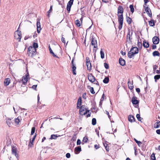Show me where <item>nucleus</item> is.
I'll list each match as a JSON object with an SVG mask.
<instances>
[{
	"label": "nucleus",
	"instance_id": "f257e3e1",
	"mask_svg": "<svg viewBox=\"0 0 160 160\" xmlns=\"http://www.w3.org/2000/svg\"><path fill=\"white\" fill-rule=\"evenodd\" d=\"M124 9L122 6H119L118 9V22L119 23L118 29L120 30L122 28L123 22V13Z\"/></svg>",
	"mask_w": 160,
	"mask_h": 160
},
{
	"label": "nucleus",
	"instance_id": "f03ea898",
	"mask_svg": "<svg viewBox=\"0 0 160 160\" xmlns=\"http://www.w3.org/2000/svg\"><path fill=\"white\" fill-rule=\"evenodd\" d=\"M138 49L136 47H133L131 48L130 50L128 52V55L129 58H131L134 55L138 53Z\"/></svg>",
	"mask_w": 160,
	"mask_h": 160
},
{
	"label": "nucleus",
	"instance_id": "7ed1b4c3",
	"mask_svg": "<svg viewBox=\"0 0 160 160\" xmlns=\"http://www.w3.org/2000/svg\"><path fill=\"white\" fill-rule=\"evenodd\" d=\"M37 53L36 49H34L31 46H29L28 51V54L29 56L33 58L36 55Z\"/></svg>",
	"mask_w": 160,
	"mask_h": 160
},
{
	"label": "nucleus",
	"instance_id": "20e7f679",
	"mask_svg": "<svg viewBox=\"0 0 160 160\" xmlns=\"http://www.w3.org/2000/svg\"><path fill=\"white\" fill-rule=\"evenodd\" d=\"M15 38L19 42L20 41L22 38V34L21 32L20 31L17 30L14 33Z\"/></svg>",
	"mask_w": 160,
	"mask_h": 160
},
{
	"label": "nucleus",
	"instance_id": "39448f33",
	"mask_svg": "<svg viewBox=\"0 0 160 160\" xmlns=\"http://www.w3.org/2000/svg\"><path fill=\"white\" fill-rule=\"evenodd\" d=\"M79 111L80 114L82 115H83L89 112V110H87L85 106H82L80 107Z\"/></svg>",
	"mask_w": 160,
	"mask_h": 160
},
{
	"label": "nucleus",
	"instance_id": "423d86ee",
	"mask_svg": "<svg viewBox=\"0 0 160 160\" xmlns=\"http://www.w3.org/2000/svg\"><path fill=\"white\" fill-rule=\"evenodd\" d=\"M29 77V73L28 72L25 75L23 76L22 80V83L24 84H25L27 83L28 79Z\"/></svg>",
	"mask_w": 160,
	"mask_h": 160
},
{
	"label": "nucleus",
	"instance_id": "0eeeda50",
	"mask_svg": "<svg viewBox=\"0 0 160 160\" xmlns=\"http://www.w3.org/2000/svg\"><path fill=\"white\" fill-rule=\"evenodd\" d=\"M73 59L71 62V64H72V72H73V74L74 75H76V67L75 64H74L73 63Z\"/></svg>",
	"mask_w": 160,
	"mask_h": 160
},
{
	"label": "nucleus",
	"instance_id": "6e6552de",
	"mask_svg": "<svg viewBox=\"0 0 160 160\" xmlns=\"http://www.w3.org/2000/svg\"><path fill=\"white\" fill-rule=\"evenodd\" d=\"M88 77L89 80L92 82H93L95 81L96 79L95 77L92 74L90 73L88 74Z\"/></svg>",
	"mask_w": 160,
	"mask_h": 160
},
{
	"label": "nucleus",
	"instance_id": "1a4fd4ad",
	"mask_svg": "<svg viewBox=\"0 0 160 160\" xmlns=\"http://www.w3.org/2000/svg\"><path fill=\"white\" fill-rule=\"evenodd\" d=\"M91 44L92 46H93V48H97L98 45L97 43V41L96 40L95 38H92Z\"/></svg>",
	"mask_w": 160,
	"mask_h": 160
},
{
	"label": "nucleus",
	"instance_id": "9d476101",
	"mask_svg": "<svg viewBox=\"0 0 160 160\" xmlns=\"http://www.w3.org/2000/svg\"><path fill=\"white\" fill-rule=\"evenodd\" d=\"M17 148L13 146L12 147V153L13 155H14L17 158L18 157V155L17 153Z\"/></svg>",
	"mask_w": 160,
	"mask_h": 160
},
{
	"label": "nucleus",
	"instance_id": "9b49d317",
	"mask_svg": "<svg viewBox=\"0 0 160 160\" xmlns=\"http://www.w3.org/2000/svg\"><path fill=\"white\" fill-rule=\"evenodd\" d=\"M144 7H145V10L147 14L150 17H152V14L150 9L148 7H146L144 5Z\"/></svg>",
	"mask_w": 160,
	"mask_h": 160
},
{
	"label": "nucleus",
	"instance_id": "f8f14e48",
	"mask_svg": "<svg viewBox=\"0 0 160 160\" xmlns=\"http://www.w3.org/2000/svg\"><path fill=\"white\" fill-rule=\"evenodd\" d=\"M159 39L157 37H154L152 38V42L154 44H157L159 43Z\"/></svg>",
	"mask_w": 160,
	"mask_h": 160
},
{
	"label": "nucleus",
	"instance_id": "ddd939ff",
	"mask_svg": "<svg viewBox=\"0 0 160 160\" xmlns=\"http://www.w3.org/2000/svg\"><path fill=\"white\" fill-rule=\"evenodd\" d=\"M37 31L38 33H39L41 30V25L40 21L38 20L37 23Z\"/></svg>",
	"mask_w": 160,
	"mask_h": 160
},
{
	"label": "nucleus",
	"instance_id": "4468645a",
	"mask_svg": "<svg viewBox=\"0 0 160 160\" xmlns=\"http://www.w3.org/2000/svg\"><path fill=\"white\" fill-rule=\"evenodd\" d=\"M137 99V98L136 97H133L132 98V101L133 104L136 105L139 102Z\"/></svg>",
	"mask_w": 160,
	"mask_h": 160
},
{
	"label": "nucleus",
	"instance_id": "2eb2a0df",
	"mask_svg": "<svg viewBox=\"0 0 160 160\" xmlns=\"http://www.w3.org/2000/svg\"><path fill=\"white\" fill-rule=\"evenodd\" d=\"M81 150V148L79 147H78L75 148L74 152L75 154L78 153Z\"/></svg>",
	"mask_w": 160,
	"mask_h": 160
},
{
	"label": "nucleus",
	"instance_id": "dca6fc26",
	"mask_svg": "<svg viewBox=\"0 0 160 160\" xmlns=\"http://www.w3.org/2000/svg\"><path fill=\"white\" fill-rule=\"evenodd\" d=\"M128 88L130 89H132L133 88V87L132 85V83L131 82L129 79L128 80Z\"/></svg>",
	"mask_w": 160,
	"mask_h": 160
},
{
	"label": "nucleus",
	"instance_id": "f3484780",
	"mask_svg": "<svg viewBox=\"0 0 160 160\" xmlns=\"http://www.w3.org/2000/svg\"><path fill=\"white\" fill-rule=\"evenodd\" d=\"M119 62L120 64L122 66H124L125 64V60L122 58H119Z\"/></svg>",
	"mask_w": 160,
	"mask_h": 160
},
{
	"label": "nucleus",
	"instance_id": "a211bd4d",
	"mask_svg": "<svg viewBox=\"0 0 160 160\" xmlns=\"http://www.w3.org/2000/svg\"><path fill=\"white\" fill-rule=\"evenodd\" d=\"M4 83L5 86H7L10 83V78H6L4 81Z\"/></svg>",
	"mask_w": 160,
	"mask_h": 160
},
{
	"label": "nucleus",
	"instance_id": "6ab92c4d",
	"mask_svg": "<svg viewBox=\"0 0 160 160\" xmlns=\"http://www.w3.org/2000/svg\"><path fill=\"white\" fill-rule=\"evenodd\" d=\"M20 120H21V118L19 117L15 119L14 122L16 125H18L19 124V123L20 121Z\"/></svg>",
	"mask_w": 160,
	"mask_h": 160
},
{
	"label": "nucleus",
	"instance_id": "aec40b11",
	"mask_svg": "<svg viewBox=\"0 0 160 160\" xmlns=\"http://www.w3.org/2000/svg\"><path fill=\"white\" fill-rule=\"evenodd\" d=\"M128 119L129 122H132L135 120L134 117L132 115H129L128 117Z\"/></svg>",
	"mask_w": 160,
	"mask_h": 160
},
{
	"label": "nucleus",
	"instance_id": "412c9836",
	"mask_svg": "<svg viewBox=\"0 0 160 160\" xmlns=\"http://www.w3.org/2000/svg\"><path fill=\"white\" fill-rule=\"evenodd\" d=\"M6 122L7 125L9 127H10L12 124V122L11 121V119L10 118H8L7 119Z\"/></svg>",
	"mask_w": 160,
	"mask_h": 160
},
{
	"label": "nucleus",
	"instance_id": "4be33fe9",
	"mask_svg": "<svg viewBox=\"0 0 160 160\" xmlns=\"http://www.w3.org/2000/svg\"><path fill=\"white\" fill-rule=\"evenodd\" d=\"M143 47L146 48H148L149 47V43L146 41H143Z\"/></svg>",
	"mask_w": 160,
	"mask_h": 160
},
{
	"label": "nucleus",
	"instance_id": "5701e85b",
	"mask_svg": "<svg viewBox=\"0 0 160 160\" xmlns=\"http://www.w3.org/2000/svg\"><path fill=\"white\" fill-rule=\"evenodd\" d=\"M160 126V121H158L155 123L154 124V128H158Z\"/></svg>",
	"mask_w": 160,
	"mask_h": 160
},
{
	"label": "nucleus",
	"instance_id": "b1692460",
	"mask_svg": "<svg viewBox=\"0 0 160 160\" xmlns=\"http://www.w3.org/2000/svg\"><path fill=\"white\" fill-rule=\"evenodd\" d=\"M155 22L153 20H151L149 22V24L151 26H154Z\"/></svg>",
	"mask_w": 160,
	"mask_h": 160
},
{
	"label": "nucleus",
	"instance_id": "393cba45",
	"mask_svg": "<svg viewBox=\"0 0 160 160\" xmlns=\"http://www.w3.org/2000/svg\"><path fill=\"white\" fill-rule=\"evenodd\" d=\"M86 64L88 70H90L92 67V65L90 62H88Z\"/></svg>",
	"mask_w": 160,
	"mask_h": 160
},
{
	"label": "nucleus",
	"instance_id": "a878e982",
	"mask_svg": "<svg viewBox=\"0 0 160 160\" xmlns=\"http://www.w3.org/2000/svg\"><path fill=\"white\" fill-rule=\"evenodd\" d=\"M101 57L102 59L104 58V53L102 49H101L100 51Z\"/></svg>",
	"mask_w": 160,
	"mask_h": 160
},
{
	"label": "nucleus",
	"instance_id": "bb28decb",
	"mask_svg": "<svg viewBox=\"0 0 160 160\" xmlns=\"http://www.w3.org/2000/svg\"><path fill=\"white\" fill-rule=\"evenodd\" d=\"M58 136L56 135L52 134V135L51 136V137L50 138V139H56L58 138Z\"/></svg>",
	"mask_w": 160,
	"mask_h": 160
},
{
	"label": "nucleus",
	"instance_id": "cd10ccee",
	"mask_svg": "<svg viewBox=\"0 0 160 160\" xmlns=\"http://www.w3.org/2000/svg\"><path fill=\"white\" fill-rule=\"evenodd\" d=\"M153 55L154 56H159L160 55V53L158 51H155L152 53Z\"/></svg>",
	"mask_w": 160,
	"mask_h": 160
},
{
	"label": "nucleus",
	"instance_id": "c85d7f7f",
	"mask_svg": "<svg viewBox=\"0 0 160 160\" xmlns=\"http://www.w3.org/2000/svg\"><path fill=\"white\" fill-rule=\"evenodd\" d=\"M109 81V78L108 77H106L103 80V82L105 83H107Z\"/></svg>",
	"mask_w": 160,
	"mask_h": 160
},
{
	"label": "nucleus",
	"instance_id": "c756f323",
	"mask_svg": "<svg viewBox=\"0 0 160 160\" xmlns=\"http://www.w3.org/2000/svg\"><path fill=\"white\" fill-rule=\"evenodd\" d=\"M32 48H34V49H36L38 47V45L37 43L34 42L32 46H31Z\"/></svg>",
	"mask_w": 160,
	"mask_h": 160
},
{
	"label": "nucleus",
	"instance_id": "7c9ffc66",
	"mask_svg": "<svg viewBox=\"0 0 160 160\" xmlns=\"http://www.w3.org/2000/svg\"><path fill=\"white\" fill-rule=\"evenodd\" d=\"M126 20L128 23L130 24L132 22V19L131 18L128 17H126Z\"/></svg>",
	"mask_w": 160,
	"mask_h": 160
},
{
	"label": "nucleus",
	"instance_id": "2f4dec72",
	"mask_svg": "<svg viewBox=\"0 0 160 160\" xmlns=\"http://www.w3.org/2000/svg\"><path fill=\"white\" fill-rule=\"evenodd\" d=\"M160 78V75H155L154 77V79H155V81L157 82V80Z\"/></svg>",
	"mask_w": 160,
	"mask_h": 160
},
{
	"label": "nucleus",
	"instance_id": "473e14b6",
	"mask_svg": "<svg viewBox=\"0 0 160 160\" xmlns=\"http://www.w3.org/2000/svg\"><path fill=\"white\" fill-rule=\"evenodd\" d=\"M75 23L78 27H80L81 26L80 22L79 20H77L75 21Z\"/></svg>",
	"mask_w": 160,
	"mask_h": 160
},
{
	"label": "nucleus",
	"instance_id": "72a5a7b5",
	"mask_svg": "<svg viewBox=\"0 0 160 160\" xmlns=\"http://www.w3.org/2000/svg\"><path fill=\"white\" fill-rule=\"evenodd\" d=\"M36 135L33 136V138H32V140H30V143H31L32 145H33V142H34V141L35 140V139L36 138Z\"/></svg>",
	"mask_w": 160,
	"mask_h": 160
},
{
	"label": "nucleus",
	"instance_id": "f704fd0d",
	"mask_svg": "<svg viewBox=\"0 0 160 160\" xmlns=\"http://www.w3.org/2000/svg\"><path fill=\"white\" fill-rule=\"evenodd\" d=\"M129 8L130 9V11L132 13H133L134 11V8L133 5H131L129 6Z\"/></svg>",
	"mask_w": 160,
	"mask_h": 160
},
{
	"label": "nucleus",
	"instance_id": "c9c22d12",
	"mask_svg": "<svg viewBox=\"0 0 160 160\" xmlns=\"http://www.w3.org/2000/svg\"><path fill=\"white\" fill-rule=\"evenodd\" d=\"M151 159L152 160H155L156 158L155 155V154L154 153H153L151 156Z\"/></svg>",
	"mask_w": 160,
	"mask_h": 160
},
{
	"label": "nucleus",
	"instance_id": "e433bc0d",
	"mask_svg": "<svg viewBox=\"0 0 160 160\" xmlns=\"http://www.w3.org/2000/svg\"><path fill=\"white\" fill-rule=\"evenodd\" d=\"M96 123V120L95 118H92V124L93 125H95Z\"/></svg>",
	"mask_w": 160,
	"mask_h": 160
},
{
	"label": "nucleus",
	"instance_id": "4c0bfd02",
	"mask_svg": "<svg viewBox=\"0 0 160 160\" xmlns=\"http://www.w3.org/2000/svg\"><path fill=\"white\" fill-rule=\"evenodd\" d=\"M73 0H70L68 3L67 5L71 6L73 4Z\"/></svg>",
	"mask_w": 160,
	"mask_h": 160
},
{
	"label": "nucleus",
	"instance_id": "58836bf2",
	"mask_svg": "<svg viewBox=\"0 0 160 160\" xmlns=\"http://www.w3.org/2000/svg\"><path fill=\"white\" fill-rule=\"evenodd\" d=\"M90 92L92 94H94L95 93V92L94 91L93 88L92 87H91L90 88Z\"/></svg>",
	"mask_w": 160,
	"mask_h": 160
},
{
	"label": "nucleus",
	"instance_id": "ea45409f",
	"mask_svg": "<svg viewBox=\"0 0 160 160\" xmlns=\"http://www.w3.org/2000/svg\"><path fill=\"white\" fill-rule=\"evenodd\" d=\"M81 104V99L80 98V100L79 101V99L78 100V103H77V107L78 108L79 107V106H80Z\"/></svg>",
	"mask_w": 160,
	"mask_h": 160
},
{
	"label": "nucleus",
	"instance_id": "a19ab883",
	"mask_svg": "<svg viewBox=\"0 0 160 160\" xmlns=\"http://www.w3.org/2000/svg\"><path fill=\"white\" fill-rule=\"evenodd\" d=\"M35 128L34 127L32 128L31 132V135H32L35 132Z\"/></svg>",
	"mask_w": 160,
	"mask_h": 160
},
{
	"label": "nucleus",
	"instance_id": "79ce46f5",
	"mask_svg": "<svg viewBox=\"0 0 160 160\" xmlns=\"http://www.w3.org/2000/svg\"><path fill=\"white\" fill-rule=\"evenodd\" d=\"M131 35H130V32H129V33H128L127 35V39H129V41H131L132 38H131Z\"/></svg>",
	"mask_w": 160,
	"mask_h": 160
},
{
	"label": "nucleus",
	"instance_id": "37998d69",
	"mask_svg": "<svg viewBox=\"0 0 160 160\" xmlns=\"http://www.w3.org/2000/svg\"><path fill=\"white\" fill-rule=\"evenodd\" d=\"M136 117L138 121H141V118L140 117V115L139 114H137Z\"/></svg>",
	"mask_w": 160,
	"mask_h": 160
},
{
	"label": "nucleus",
	"instance_id": "c03bdc74",
	"mask_svg": "<svg viewBox=\"0 0 160 160\" xmlns=\"http://www.w3.org/2000/svg\"><path fill=\"white\" fill-rule=\"evenodd\" d=\"M88 140V138H87L84 137L83 138L82 142H84L85 143H86L87 142Z\"/></svg>",
	"mask_w": 160,
	"mask_h": 160
},
{
	"label": "nucleus",
	"instance_id": "a18cd8bd",
	"mask_svg": "<svg viewBox=\"0 0 160 160\" xmlns=\"http://www.w3.org/2000/svg\"><path fill=\"white\" fill-rule=\"evenodd\" d=\"M104 66L106 69H108L109 68V67L108 64L107 63H104Z\"/></svg>",
	"mask_w": 160,
	"mask_h": 160
},
{
	"label": "nucleus",
	"instance_id": "49530a36",
	"mask_svg": "<svg viewBox=\"0 0 160 160\" xmlns=\"http://www.w3.org/2000/svg\"><path fill=\"white\" fill-rule=\"evenodd\" d=\"M52 6H51L49 10L48 11V17H49V13L52 11Z\"/></svg>",
	"mask_w": 160,
	"mask_h": 160
},
{
	"label": "nucleus",
	"instance_id": "de8ad7c7",
	"mask_svg": "<svg viewBox=\"0 0 160 160\" xmlns=\"http://www.w3.org/2000/svg\"><path fill=\"white\" fill-rule=\"evenodd\" d=\"M71 7L68 5H67V9L68 11L69 12L70 11Z\"/></svg>",
	"mask_w": 160,
	"mask_h": 160
},
{
	"label": "nucleus",
	"instance_id": "09e8293b",
	"mask_svg": "<svg viewBox=\"0 0 160 160\" xmlns=\"http://www.w3.org/2000/svg\"><path fill=\"white\" fill-rule=\"evenodd\" d=\"M37 85H33L32 87V88L35 90H36V88H37Z\"/></svg>",
	"mask_w": 160,
	"mask_h": 160
},
{
	"label": "nucleus",
	"instance_id": "8fccbe9b",
	"mask_svg": "<svg viewBox=\"0 0 160 160\" xmlns=\"http://www.w3.org/2000/svg\"><path fill=\"white\" fill-rule=\"evenodd\" d=\"M70 154L69 153H67L66 155V157L68 158H70Z\"/></svg>",
	"mask_w": 160,
	"mask_h": 160
},
{
	"label": "nucleus",
	"instance_id": "3c124183",
	"mask_svg": "<svg viewBox=\"0 0 160 160\" xmlns=\"http://www.w3.org/2000/svg\"><path fill=\"white\" fill-rule=\"evenodd\" d=\"M138 48H141L142 47V43L141 42H138Z\"/></svg>",
	"mask_w": 160,
	"mask_h": 160
},
{
	"label": "nucleus",
	"instance_id": "603ef678",
	"mask_svg": "<svg viewBox=\"0 0 160 160\" xmlns=\"http://www.w3.org/2000/svg\"><path fill=\"white\" fill-rule=\"evenodd\" d=\"M104 94L103 93L102 97L100 101V103L101 102H102L104 98Z\"/></svg>",
	"mask_w": 160,
	"mask_h": 160
},
{
	"label": "nucleus",
	"instance_id": "864d4df0",
	"mask_svg": "<svg viewBox=\"0 0 160 160\" xmlns=\"http://www.w3.org/2000/svg\"><path fill=\"white\" fill-rule=\"evenodd\" d=\"M81 143V141L79 139H78L77 141V145H79Z\"/></svg>",
	"mask_w": 160,
	"mask_h": 160
},
{
	"label": "nucleus",
	"instance_id": "5fc2aeb1",
	"mask_svg": "<svg viewBox=\"0 0 160 160\" xmlns=\"http://www.w3.org/2000/svg\"><path fill=\"white\" fill-rule=\"evenodd\" d=\"M62 41L64 43H65V39L64 38L62 37L61 38Z\"/></svg>",
	"mask_w": 160,
	"mask_h": 160
},
{
	"label": "nucleus",
	"instance_id": "6e6d98bb",
	"mask_svg": "<svg viewBox=\"0 0 160 160\" xmlns=\"http://www.w3.org/2000/svg\"><path fill=\"white\" fill-rule=\"evenodd\" d=\"M106 114L108 115V117L109 118H110V117H111V116H110L109 115V112L108 111H106Z\"/></svg>",
	"mask_w": 160,
	"mask_h": 160
},
{
	"label": "nucleus",
	"instance_id": "4d7b16f0",
	"mask_svg": "<svg viewBox=\"0 0 160 160\" xmlns=\"http://www.w3.org/2000/svg\"><path fill=\"white\" fill-rule=\"evenodd\" d=\"M158 68V66L156 65H154L153 66V70L154 71L155 70H156Z\"/></svg>",
	"mask_w": 160,
	"mask_h": 160
},
{
	"label": "nucleus",
	"instance_id": "13d9d810",
	"mask_svg": "<svg viewBox=\"0 0 160 160\" xmlns=\"http://www.w3.org/2000/svg\"><path fill=\"white\" fill-rule=\"evenodd\" d=\"M136 92H137L138 93H139L140 91V89L138 88H137L136 89Z\"/></svg>",
	"mask_w": 160,
	"mask_h": 160
},
{
	"label": "nucleus",
	"instance_id": "bf43d9fd",
	"mask_svg": "<svg viewBox=\"0 0 160 160\" xmlns=\"http://www.w3.org/2000/svg\"><path fill=\"white\" fill-rule=\"evenodd\" d=\"M94 147V148L97 149H98L99 148V145H97V144L95 145Z\"/></svg>",
	"mask_w": 160,
	"mask_h": 160
},
{
	"label": "nucleus",
	"instance_id": "052dcab7",
	"mask_svg": "<svg viewBox=\"0 0 160 160\" xmlns=\"http://www.w3.org/2000/svg\"><path fill=\"white\" fill-rule=\"evenodd\" d=\"M49 49L50 52L51 54L52 53H53V52L50 46H49Z\"/></svg>",
	"mask_w": 160,
	"mask_h": 160
},
{
	"label": "nucleus",
	"instance_id": "680f3d73",
	"mask_svg": "<svg viewBox=\"0 0 160 160\" xmlns=\"http://www.w3.org/2000/svg\"><path fill=\"white\" fill-rule=\"evenodd\" d=\"M156 133L158 134H160V129H158L156 131Z\"/></svg>",
	"mask_w": 160,
	"mask_h": 160
},
{
	"label": "nucleus",
	"instance_id": "e2e57ef3",
	"mask_svg": "<svg viewBox=\"0 0 160 160\" xmlns=\"http://www.w3.org/2000/svg\"><path fill=\"white\" fill-rule=\"evenodd\" d=\"M137 144L139 146H140L141 145L142 143L140 141H139Z\"/></svg>",
	"mask_w": 160,
	"mask_h": 160
},
{
	"label": "nucleus",
	"instance_id": "0e129e2a",
	"mask_svg": "<svg viewBox=\"0 0 160 160\" xmlns=\"http://www.w3.org/2000/svg\"><path fill=\"white\" fill-rule=\"evenodd\" d=\"M88 62H90V61L88 58H86V62L88 63Z\"/></svg>",
	"mask_w": 160,
	"mask_h": 160
},
{
	"label": "nucleus",
	"instance_id": "69168bd1",
	"mask_svg": "<svg viewBox=\"0 0 160 160\" xmlns=\"http://www.w3.org/2000/svg\"><path fill=\"white\" fill-rule=\"evenodd\" d=\"M121 53L123 55H125L126 54V53L125 52H123L122 51H121Z\"/></svg>",
	"mask_w": 160,
	"mask_h": 160
},
{
	"label": "nucleus",
	"instance_id": "338daca9",
	"mask_svg": "<svg viewBox=\"0 0 160 160\" xmlns=\"http://www.w3.org/2000/svg\"><path fill=\"white\" fill-rule=\"evenodd\" d=\"M156 48V45H153L152 46V49H155Z\"/></svg>",
	"mask_w": 160,
	"mask_h": 160
},
{
	"label": "nucleus",
	"instance_id": "774afa93",
	"mask_svg": "<svg viewBox=\"0 0 160 160\" xmlns=\"http://www.w3.org/2000/svg\"><path fill=\"white\" fill-rule=\"evenodd\" d=\"M156 72L157 74L160 73V70H157L156 71Z\"/></svg>",
	"mask_w": 160,
	"mask_h": 160
}]
</instances>
